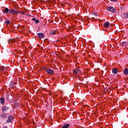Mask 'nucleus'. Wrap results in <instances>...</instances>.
I'll return each instance as SVG.
<instances>
[{"label": "nucleus", "mask_w": 128, "mask_h": 128, "mask_svg": "<svg viewBox=\"0 0 128 128\" xmlns=\"http://www.w3.org/2000/svg\"><path fill=\"white\" fill-rule=\"evenodd\" d=\"M44 70H45L46 72L49 74H54V71L50 69H48V68H44Z\"/></svg>", "instance_id": "nucleus-3"}, {"label": "nucleus", "mask_w": 128, "mask_h": 128, "mask_svg": "<svg viewBox=\"0 0 128 128\" xmlns=\"http://www.w3.org/2000/svg\"><path fill=\"white\" fill-rule=\"evenodd\" d=\"M0 22H2V20H4V18L2 17H0Z\"/></svg>", "instance_id": "nucleus-23"}, {"label": "nucleus", "mask_w": 128, "mask_h": 128, "mask_svg": "<svg viewBox=\"0 0 128 128\" xmlns=\"http://www.w3.org/2000/svg\"><path fill=\"white\" fill-rule=\"evenodd\" d=\"M110 2H118V0H110Z\"/></svg>", "instance_id": "nucleus-24"}, {"label": "nucleus", "mask_w": 128, "mask_h": 128, "mask_svg": "<svg viewBox=\"0 0 128 128\" xmlns=\"http://www.w3.org/2000/svg\"><path fill=\"white\" fill-rule=\"evenodd\" d=\"M10 84L11 86H14V85L16 84V82H10Z\"/></svg>", "instance_id": "nucleus-17"}, {"label": "nucleus", "mask_w": 128, "mask_h": 128, "mask_svg": "<svg viewBox=\"0 0 128 128\" xmlns=\"http://www.w3.org/2000/svg\"><path fill=\"white\" fill-rule=\"evenodd\" d=\"M9 14H20V12L14 8H11L10 9Z\"/></svg>", "instance_id": "nucleus-1"}, {"label": "nucleus", "mask_w": 128, "mask_h": 128, "mask_svg": "<svg viewBox=\"0 0 128 128\" xmlns=\"http://www.w3.org/2000/svg\"><path fill=\"white\" fill-rule=\"evenodd\" d=\"M118 68H114L112 70V72L113 74H118Z\"/></svg>", "instance_id": "nucleus-9"}, {"label": "nucleus", "mask_w": 128, "mask_h": 128, "mask_svg": "<svg viewBox=\"0 0 128 128\" xmlns=\"http://www.w3.org/2000/svg\"><path fill=\"white\" fill-rule=\"evenodd\" d=\"M0 102L1 104H4V99L2 98H1L0 99Z\"/></svg>", "instance_id": "nucleus-11"}, {"label": "nucleus", "mask_w": 128, "mask_h": 128, "mask_svg": "<svg viewBox=\"0 0 128 128\" xmlns=\"http://www.w3.org/2000/svg\"><path fill=\"white\" fill-rule=\"evenodd\" d=\"M4 66H0V72H4Z\"/></svg>", "instance_id": "nucleus-18"}, {"label": "nucleus", "mask_w": 128, "mask_h": 128, "mask_svg": "<svg viewBox=\"0 0 128 128\" xmlns=\"http://www.w3.org/2000/svg\"><path fill=\"white\" fill-rule=\"evenodd\" d=\"M10 20H6V24H10Z\"/></svg>", "instance_id": "nucleus-19"}, {"label": "nucleus", "mask_w": 128, "mask_h": 128, "mask_svg": "<svg viewBox=\"0 0 128 128\" xmlns=\"http://www.w3.org/2000/svg\"><path fill=\"white\" fill-rule=\"evenodd\" d=\"M74 74H80L81 71L80 69L76 68L74 70Z\"/></svg>", "instance_id": "nucleus-8"}, {"label": "nucleus", "mask_w": 128, "mask_h": 128, "mask_svg": "<svg viewBox=\"0 0 128 128\" xmlns=\"http://www.w3.org/2000/svg\"><path fill=\"white\" fill-rule=\"evenodd\" d=\"M120 44H124V42L120 43Z\"/></svg>", "instance_id": "nucleus-26"}, {"label": "nucleus", "mask_w": 128, "mask_h": 128, "mask_svg": "<svg viewBox=\"0 0 128 128\" xmlns=\"http://www.w3.org/2000/svg\"><path fill=\"white\" fill-rule=\"evenodd\" d=\"M104 26H105V28H108V26H110V24H108V23L107 22H105L104 24Z\"/></svg>", "instance_id": "nucleus-16"}, {"label": "nucleus", "mask_w": 128, "mask_h": 128, "mask_svg": "<svg viewBox=\"0 0 128 128\" xmlns=\"http://www.w3.org/2000/svg\"><path fill=\"white\" fill-rule=\"evenodd\" d=\"M93 16H98V14L96 12H92Z\"/></svg>", "instance_id": "nucleus-20"}, {"label": "nucleus", "mask_w": 128, "mask_h": 128, "mask_svg": "<svg viewBox=\"0 0 128 128\" xmlns=\"http://www.w3.org/2000/svg\"><path fill=\"white\" fill-rule=\"evenodd\" d=\"M14 42H16V40H14V39H10L8 40V44H14Z\"/></svg>", "instance_id": "nucleus-6"}, {"label": "nucleus", "mask_w": 128, "mask_h": 128, "mask_svg": "<svg viewBox=\"0 0 128 128\" xmlns=\"http://www.w3.org/2000/svg\"><path fill=\"white\" fill-rule=\"evenodd\" d=\"M125 18H128V12L125 14Z\"/></svg>", "instance_id": "nucleus-22"}, {"label": "nucleus", "mask_w": 128, "mask_h": 128, "mask_svg": "<svg viewBox=\"0 0 128 128\" xmlns=\"http://www.w3.org/2000/svg\"><path fill=\"white\" fill-rule=\"evenodd\" d=\"M2 112H8V107L6 106H4L2 107Z\"/></svg>", "instance_id": "nucleus-7"}, {"label": "nucleus", "mask_w": 128, "mask_h": 128, "mask_svg": "<svg viewBox=\"0 0 128 128\" xmlns=\"http://www.w3.org/2000/svg\"><path fill=\"white\" fill-rule=\"evenodd\" d=\"M2 118H6V114H2Z\"/></svg>", "instance_id": "nucleus-21"}, {"label": "nucleus", "mask_w": 128, "mask_h": 128, "mask_svg": "<svg viewBox=\"0 0 128 128\" xmlns=\"http://www.w3.org/2000/svg\"><path fill=\"white\" fill-rule=\"evenodd\" d=\"M37 36H38L40 38H44V37L46 36L44 35V34L43 33H42V32L37 34Z\"/></svg>", "instance_id": "nucleus-5"}, {"label": "nucleus", "mask_w": 128, "mask_h": 128, "mask_svg": "<svg viewBox=\"0 0 128 128\" xmlns=\"http://www.w3.org/2000/svg\"><path fill=\"white\" fill-rule=\"evenodd\" d=\"M56 30H52L50 33L51 36H54V34H56Z\"/></svg>", "instance_id": "nucleus-10"}, {"label": "nucleus", "mask_w": 128, "mask_h": 128, "mask_svg": "<svg viewBox=\"0 0 128 128\" xmlns=\"http://www.w3.org/2000/svg\"><path fill=\"white\" fill-rule=\"evenodd\" d=\"M12 122V116H9L6 122L7 124H10V122Z\"/></svg>", "instance_id": "nucleus-4"}, {"label": "nucleus", "mask_w": 128, "mask_h": 128, "mask_svg": "<svg viewBox=\"0 0 128 128\" xmlns=\"http://www.w3.org/2000/svg\"><path fill=\"white\" fill-rule=\"evenodd\" d=\"M124 74H128V68H125L124 70Z\"/></svg>", "instance_id": "nucleus-15"}, {"label": "nucleus", "mask_w": 128, "mask_h": 128, "mask_svg": "<svg viewBox=\"0 0 128 128\" xmlns=\"http://www.w3.org/2000/svg\"><path fill=\"white\" fill-rule=\"evenodd\" d=\"M74 28V26H72V27H69V28Z\"/></svg>", "instance_id": "nucleus-25"}, {"label": "nucleus", "mask_w": 128, "mask_h": 128, "mask_svg": "<svg viewBox=\"0 0 128 128\" xmlns=\"http://www.w3.org/2000/svg\"><path fill=\"white\" fill-rule=\"evenodd\" d=\"M70 124H65L62 128H68L70 127Z\"/></svg>", "instance_id": "nucleus-12"}, {"label": "nucleus", "mask_w": 128, "mask_h": 128, "mask_svg": "<svg viewBox=\"0 0 128 128\" xmlns=\"http://www.w3.org/2000/svg\"><path fill=\"white\" fill-rule=\"evenodd\" d=\"M107 10L109 12H113L114 14H115V12H116V8H114L112 6L108 7Z\"/></svg>", "instance_id": "nucleus-2"}, {"label": "nucleus", "mask_w": 128, "mask_h": 128, "mask_svg": "<svg viewBox=\"0 0 128 128\" xmlns=\"http://www.w3.org/2000/svg\"><path fill=\"white\" fill-rule=\"evenodd\" d=\"M4 12L3 11V12H5L6 14H8V12H9L10 14V10L8 9V8H5Z\"/></svg>", "instance_id": "nucleus-14"}, {"label": "nucleus", "mask_w": 128, "mask_h": 128, "mask_svg": "<svg viewBox=\"0 0 128 128\" xmlns=\"http://www.w3.org/2000/svg\"><path fill=\"white\" fill-rule=\"evenodd\" d=\"M32 20L34 22H35L36 24H38L40 22V20H36V18H32Z\"/></svg>", "instance_id": "nucleus-13"}]
</instances>
